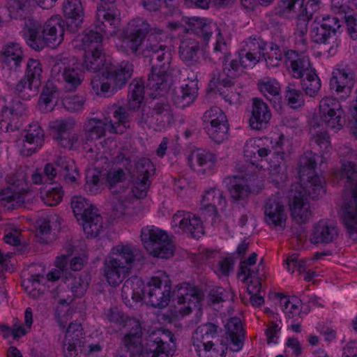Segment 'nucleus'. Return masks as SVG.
Here are the masks:
<instances>
[{
	"mask_svg": "<svg viewBox=\"0 0 357 357\" xmlns=\"http://www.w3.org/2000/svg\"><path fill=\"white\" fill-rule=\"evenodd\" d=\"M316 155L307 152L299 160V183L292 184L289 194V209L298 224L308 222L312 216L307 195L317 199L325 193L324 178L316 172Z\"/></svg>",
	"mask_w": 357,
	"mask_h": 357,
	"instance_id": "obj_1",
	"label": "nucleus"
},
{
	"mask_svg": "<svg viewBox=\"0 0 357 357\" xmlns=\"http://www.w3.org/2000/svg\"><path fill=\"white\" fill-rule=\"evenodd\" d=\"M121 295L128 301L132 299L138 302L144 299L151 307L164 309L169 305L173 296L172 282L164 272H158L146 284L141 278L132 277L123 284Z\"/></svg>",
	"mask_w": 357,
	"mask_h": 357,
	"instance_id": "obj_2",
	"label": "nucleus"
},
{
	"mask_svg": "<svg viewBox=\"0 0 357 357\" xmlns=\"http://www.w3.org/2000/svg\"><path fill=\"white\" fill-rule=\"evenodd\" d=\"M338 154L341 167L333 168L331 174L337 181H344L350 189L351 197L344 204L342 222L349 237L357 241V153L344 146L339 149Z\"/></svg>",
	"mask_w": 357,
	"mask_h": 357,
	"instance_id": "obj_3",
	"label": "nucleus"
},
{
	"mask_svg": "<svg viewBox=\"0 0 357 357\" xmlns=\"http://www.w3.org/2000/svg\"><path fill=\"white\" fill-rule=\"evenodd\" d=\"M217 28L212 23H206V20L199 17H183L180 20V33H185L188 36L180 39V59L188 66L197 62L199 51V42L195 36L208 42L213 33V29Z\"/></svg>",
	"mask_w": 357,
	"mask_h": 357,
	"instance_id": "obj_4",
	"label": "nucleus"
},
{
	"mask_svg": "<svg viewBox=\"0 0 357 357\" xmlns=\"http://www.w3.org/2000/svg\"><path fill=\"white\" fill-rule=\"evenodd\" d=\"M223 64L222 73L214 71L208 84L207 93L218 92L226 102L230 105L236 103L239 98V93L234 91V79L240 76L245 66L238 59H227Z\"/></svg>",
	"mask_w": 357,
	"mask_h": 357,
	"instance_id": "obj_5",
	"label": "nucleus"
},
{
	"mask_svg": "<svg viewBox=\"0 0 357 357\" xmlns=\"http://www.w3.org/2000/svg\"><path fill=\"white\" fill-rule=\"evenodd\" d=\"M346 122L345 115L341 113H311L309 126L312 140L320 149V153L323 158L329 154L332 150L330 137L326 131L317 128L324 125L332 130H340Z\"/></svg>",
	"mask_w": 357,
	"mask_h": 357,
	"instance_id": "obj_6",
	"label": "nucleus"
},
{
	"mask_svg": "<svg viewBox=\"0 0 357 357\" xmlns=\"http://www.w3.org/2000/svg\"><path fill=\"white\" fill-rule=\"evenodd\" d=\"M142 241L149 254L154 257L169 259L174 255L175 245L167 233L154 226L142 229Z\"/></svg>",
	"mask_w": 357,
	"mask_h": 357,
	"instance_id": "obj_7",
	"label": "nucleus"
},
{
	"mask_svg": "<svg viewBox=\"0 0 357 357\" xmlns=\"http://www.w3.org/2000/svg\"><path fill=\"white\" fill-rule=\"evenodd\" d=\"M153 165L147 158H142L135 165V170L132 174V185L130 196L128 197L123 192L117 196L118 202L123 206L132 203L134 199H143L146 197L148 189L151 185L149 179L153 172Z\"/></svg>",
	"mask_w": 357,
	"mask_h": 357,
	"instance_id": "obj_8",
	"label": "nucleus"
},
{
	"mask_svg": "<svg viewBox=\"0 0 357 357\" xmlns=\"http://www.w3.org/2000/svg\"><path fill=\"white\" fill-rule=\"evenodd\" d=\"M151 31V26L142 19L132 20L123 30L121 48L126 54H139L143 42Z\"/></svg>",
	"mask_w": 357,
	"mask_h": 357,
	"instance_id": "obj_9",
	"label": "nucleus"
},
{
	"mask_svg": "<svg viewBox=\"0 0 357 357\" xmlns=\"http://www.w3.org/2000/svg\"><path fill=\"white\" fill-rule=\"evenodd\" d=\"M151 31V26L142 19L132 20L123 30L121 48L126 54H139L143 42Z\"/></svg>",
	"mask_w": 357,
	"mask_h": 357,
	"instance_id": "obj_10",
	"label": "nucleus"
},
{
	"mask_svg": "<svg viewBox=\"0 0 357 357\" xmlns=\"http://www.w3.org/2000/svg\"><path fill=\"white\" fill-rule=\"evenodd\" d=\"M108 320L119 330H123V344L128 348L139 343L142 333L140 324L135 319L124 317L116 308H110L105 314Z\"/></svg>",
	"mask_w": 357,
	"mask_h": 357,
	"instance_id": "obj_11",
	"label": "nucleus"
},
{
	"mask_svg": "<svg viewBox=\"0 0 357 357\" xmlns=\"http://www.w3.org/2000/svg\"><path fill=\"white\" fill-rule=\"evenodd\" d=\"M264 220L271 229L284 230L287 220V212L282 198L272 195L264 204Z\"/></svg>",
	"mask_w": 357,
	"mask_h": 357,
	"instance_id": "obj_12",
	"label": "nucleus"
},
{
	"mask_svg": "<svg viewBox=\"0 0 357 357\" xmlns=\"http://www.w3.org/2000/svg\"><path fill=\"white\" fill-rule=\"evenodd\" d=\"M284 139L283 135H280L277 139L269 137L250 138L247 140L244 146V155L250 160H262L271 153L269 144L272 145V149L280 148L283 144Z\"/></svg>",
	"mask_w": 357,
	"mask_h": 357,
	"instance_id": "obj_13",
	"label": "nucleus"
},
{
	"mask_svg": "<svg viewBox=\"0 0 357 357\" xmlns=\"http://www.w3.org/2000/svg\"><path fill=\"white\" fill-rule=\"evenodd\" d=\"M340 27V22L336 17L327 15L322 16L321 18L317 17L311 24V40L316 43L326 44L335 36Z\"/></svg>",
	"mask_w": 357,
	"mask_h": 357,
	"instance_id": "obj_14",
	"label": "nucleus"
},
{
	"mask_svg": "<svg viewBox=\"0 0 357 357\" xmlns=\"http://www.w3.org/2000/svg\"><path fill=\"white\" fill-rule=\"evenodd\" d=\"M120 13L116 6L97 8L96 28L106 37L116 35L121 24Z\"/></svg>",
	"mask_w": 357,
	"mask_h": 357,
	"instance_id": "obj_15",
	"label": "nucleus"
},
{
	"mask_svg": "<svg viewBox=\"0 0 357 357\" xmlns=\"http://www.w3.org/2000/svg\"><path fill=\"white\" fill-rule=\"evenodd\" d=\"M354 74L351 68L342 62L334 66L330 79V86L342 98H347L351 92L354 86Z\"/></svg>",
	"mask_w": 357,
	"mask_h": 357,
	"instance_id": "obj_16",
	"label": "nucleus"
},
{
	"mask_svg": "<svg viewBox=\"0 0 357 357\" xmlns=\"http://www.w3.org/2000/svg\"><path fill=\"white\" fill-rule=\"evenodd\" d=\"M113 117L109 121L106 120L102 123L100 120L92 119L91 123L93 124L90 131L92 135L96 138L104 136L105 130H108L111 132L123 133L127 128L130 126L128 116L127 113H112Z\"/></svg>",
	"mask_w": 357,
	"mask_h": 357,
	"instance_id": "obj_17",
	"label": "nucleus"
},
{
	"mask_svg": "<svg viewBox=\"0 0 357 357\" xmlns=\"http://www.w3.org/2000/svg\"><path fill=\"white\" fill-rule=\"evenodd\" d=\"M62 11L68 32H77L82 26L84 10L81 0H63Z\"/></svg>",
	"mask_w": 357,
	"mask_h": 357,
	"instance_id": "obj_18",
	"label": "nucleus"
},
{
	"mask_svg": "<svg viewBox=\"0 0 357 357\" xmlns=\"http://www.w3.org/2000/svg\"><path fill=\"white\" fill-rule=\"evenodd\" d=\"M266 43L260 38L250 37L243 43L239 52L241 62L245 67H253L265 57Z\"/></svg>",
	"mask_w": 357,
	"mask_h": 357,
	"instance_id": "obj_19",
	"label": "nucleus"
},
{
	"mask_svg": "<svg viewBox=\"0 0 357 357\" xmlns=\"http://www.w3.org/2000/svg\"><path fill=\"white\" fill-rule=\"evenodd\" d=\"M128 99L126 105L121 104L119 102L114 103L112 109L114 112H121L122 110L144 111L146 107V102H144V86L141 79H135L129 86Z\"/></svg>",
	"mask_w": 357,
	"mask_h": 357,
	"instance_id": "obj_20",
	"label": "nucleus"
},
{
	"mask_svg": "<svg viewBox=\"0 0 357 357\" xmlns=\"http://www.w3.org/2000/svg\"><path fill=\"white\" fill-rule=\"evenodd\" d=\"M66 29L64 20L59 15L48 19L44 24L41 33L48 47L55 48L63 40Z\"/></svg>",
	"mask_w": 357,
	"mask_h": 357,
	"instance_id": "obj_21",
	"label": "nucleus"
},
{
	"mask_svg": "<svg viewBox=\"0 0 357 357\" xmlns=\"http://www.w3.org/2000/svg\"><path fill=\"white\" fill-rule=\"evenodd\" d=\"M203 119L209 123L206 129L212 140L220 144L227 139L229 123L225 113H209L208 115H204Z\"/></svg>",
	"mask_w": 357,
	"mask_h": 357,
	"instance_id": "obj_22",
	"label": "nucleus"
},
{
	"mask_svg": "<svg viewBox=\"0 0 357 357\" xmlns=\"http://www.w3.org/2000/svg\"><path fill=\"white\" fill-rule=\"evenodd\" d=\"M74 126L71 120H56L50 123L54 137L61 147L71 149L77 142L78 135L73 132Z\"/></svg>",
	"mask_w": 357,
	"mask_h": 357,
	"instance_id": "obj_23",
	"label": "nucleus"
},
{
	"mask_svg": "<svg viewBox=\"0 0 357 357\" xmlns=\"http://www.w3.org/2000/svg\"><path fill=\"white\" fill-rule=\"evenodd\" d=\"M339 236L337 225L328 220H321L313 226L310 242L313 244H329L335 242Z\"/></svg>",
	"mask_w": 357,
	"mask_h": 357,
	"instance_id": "obj_24",
	"label": "nucleus"
},
{
	"mask_svg": "<svg viewBox=\"0 0 357 357\" xmlns=\"http://www.w3.org/2000/svg\"><path fill=\"white\" fill-rule=\"evenodd\" d=\"M103 275L110 286H119L130 273L132 268L106 257L103 263Z\"/></svg>",
	"mask_w": 357,
	"mask_h": 357,
	"instance_id": "obj_25",
	"label": "nucleus"
},
{
	"mask_svg": "<svg viewBox=\"0 0 357 357\" xmlns=\"http://www.w3.org/2000/svg\"><path fill=\"white\" fill-rule=\"evenodd\" d=\"M202 299L200 291L188 283L180 284V314H189L193 307H199Z\"/></svg>",
	"mask_w": 357,
	"mask_h": 357,
	"instance_id": "obj_26",
	"label": "nucleus"
},
{
	"mask_svg": "<svg viewBox=\"0 0 357 357\" xmlns=\"http://www.w3.org/2000/svg\"><path fill=\"white\" fill-rule=\"evenodd\" d=\"M45 133L37 123L29 125L22 142L21 153L24 155H31L40 149L44 143Z\"/></svg>",
	"mask_w": 357,
	"mask_h": 357,
	"instance_id": "obj_27",
	"label": "nucleus"
},
{
	"mask_svg": "<svg viewBox=\"0 0 357 357\" xmlns=\"http://www.w3.org/2000/svg\"><path fill=\"white\" fill-rule=\"evenodd\" d=\"M133 73V65L128 61H123L118 66L107 70L106 78L113 82L114 89H121L131 78Z\"/></svg>",
	"mask_w": 357,
	"mask_h": 357,
	"instance_id": "obj_28",
	"label": "nucleus"
},
{
	"mask_svg": "<svg viewBox=\"0 0 357 357\" xmlns=\"http://www.w3.org/2000/svg\"><path fill=\"white\" fill-rule=\"evenodd\" d=\"M287 64L291 70L294 77L299 79L313 70L310 66V59L305 54H297V52L289 50L285 53Z\"/></svg>",
	"mask_w": 357,
	"mask_h": 357,
	"instance_id": "obj_29",
	"label": "nucleus"
},
{
	"mask_svg": "<svg viewBox=\"0 0 357 357\" xmlns=\"http://www.w3.org/2000/svg\"><path fill=\"white\" fill-rule=\"evenodd\" d=\"M226 204L227 201L223 192L215 188L206 190L202 197L201 208L211 215H215L218 208H224Z\"/></svg>",
	"mask_w": 357,
	"mask_h": 357,
	"instance_id": "obj_30",
	"label": "nucleus"
},
{
	"mask_svg": "<svg viewBox=\"0 0 357 357\" xmlns=\"http://www.w3.org/2000/svg\"><path fill=\"white\" fill-rule=\"evenodd\" d=\"M180 229L188 236L195 238H200L204 233L201 219L195 215L180 211Z\"/></svg>",
	"mask_w": 357,
	"mask_h": 357,
	"instance_id": "obj_31",
	"label": "nucleus"
},
{
	"mask_svg": "<svg viewBox=\"0 0 357 357\" xmlns=\"http://www.w3.org/2000/svg\"><path fill=\"white\" fill-rule=\"evenodd\" d=\"M173 75L151 70L147 79L146 87L162 96L167 93L173 85Z\"/></svg>",
	"mask_w": 357,
	"mask_h": 357,
	"instance_id": "obj_32",
	"label": "nucleus"
},
{
	"mask_svg": "<svg viewBox=\"0 0 357 357\" xmlns=\"http://www.w3.org/2000/svg\"><path fill=\"white\" fill-rule=\"evenodd\" d=\"M132 269L135 260L134 248L129 244L119 243L112 247L106 257Z\"/></svg>",
	"mask_w": 357,
	"mask_h": 357,
	"instance_id": "obj_33",
	"label": "nucleus"
},
{
	"mask_svg": "<svg viewBox=\"0 0 357 357\" xmlns=\"http://www.w3.org/2000/svg\"><path fill=\"white\" fill-rule=\"evenodd\" d=\"M257 86L260 92L267 98L274 99L273 107L277 111L282 109L280 86L274 78L264 77L258 81Z\"/></svg>",
	"mask_w": 357,
	"mask_h": 357,
	"instance_id": "obj_34",
	"label": "nucleus"
},
{
	"mask_svg": "<svg viewBox=\"0 0 357 357\" xmlns=\"http://www.w3.org/2000/svg\"><path fill=\"white\" fill-rule=\"evenodd\" d=\"M227 335L231 342L230 349L233 351H240L243 345V331L241 320L238 317H232L226 326Z\"/></svg>",
	"mask_w": 357,
	"mask_h": 357,
	"instance_id": "obj_35",
	"label": "nucleus"
},
{
	"mask_svg": "<svg viewBox=\"0 0 357 357\" xmlns=\"http://www.w3.org/2000/svg\"><path fill=\"white\" fill-rule=\"evenodd\" d=\"M55 164L60 168V172L66 183L72 186H75L79 183L80 174L73 160L70 158L59 156L57 158Z\"/></svg>",
	"mask_w": 357,
	"mask_h": 357,
	"instance_id": "obj_36",
	"label": "nucleus"
},
{
	"mask_svg": "<svg viewBox=\"0 0 357 357\" xmlns=\"http://www.w3.org/2000/svg\"><path fill=\"white\" fill-rule=\"evenodd\" d=\"M26 192L22 189L17 191L13 187H9L0 191V206L6 210H13L20 206L25 199Z\"/></svg>",
	"mask_w": 357,
	"mask_h": 357,
	"instance_id": "obj_37",
	"label": "nucleus"
},
{
	"mask_svg": "<svg viewBox=\"0 0 357 357\" xmlns=\"http://www.w3.org/2000/svg\"><path fill=\"white\" fill-rule=\"evenodd\" d=\"M280 305L286 316L289 319L301 318L306 313L302 312L303 303L301 300L295 296H280Z\"/></svg>",
	"mask_w": 357,
	"mask_h": 357,
	"instance_id": "obj_38",
	"label": "nucleus"
},
{
	"mask_svg": "<svg viewBox=\"0 0 357 357\" xmlns=\"http://www.w3.org/2000/svg\"><path fill=\"white\" fill-rule=\"evenodd\" d=\"M305 0H280L275 8V15L283 18H292L295 17L302 8H307L304 6Z\"/></svg>",
	"mask_w": 357,
	"mask_h": 357,
	"instance_id": "obj_39",
	"label": "nucleus"
},
{
	"mask_svg": "<svg viewBox=\"0 0 357 357\" xmlns=\"http://www.w3.org/2000/svg\"><path fill=\"white\" fill-rule=\"evenodd\" d=\"M83 230L88 238L98 236L102 229V219L98 213V209L80 219Z\"/></svg>",
	"mask_w": 357,
	"mask_h": 357,
	"instance_id": "obj_40",
	"label": "nucleus"
},
{
	"mask_svg": "<svg viewBox=\"0 0 357 357\" xmlns=\"http://www.w3.org/2000/svg\"><path fill=\"white\" fill-rule=\"evenodd\" d=\"M46 280L43 274L31 275L22 282V287L24 291L32 298H38L47 290L43 282Z\"/></svg>",
	"mask_w": 357,
	"mask_h": 357,
	"instance_id": "obj_41",
	"label": "nucleus"
},
{
	"mask_svg": "<svg viewBox=\"0 0 357 357\" xmlns=\"http://www.w3.org/2000/svg\"><path fill=\"white\" fill-rule=\"evenodd\" d=\"M57 89L50 82H47L40 93L38 105L40 109L52 111L57 105Z\"/></svg>",
	"mask_w": 357,
	"mask_h": 357,
	"instance_id": "obj_42",
	"label": "nucleus"
},
{
	"mask_svg": "<svg viewBox=\"0 0 357 357\" xmlns=\"http://www.w3.org/2000/svg\"><path fill=\"white\" fill-rule=\"evenodd\" d=\"M228 190L231 199L235 202L245 200L250 193V186L245 178L237 176L230 180V186Z\"/></svg>",
	"mask_w": 357,
	"mask_h": 357,
	"instance_id": "obj_43",
	"label": "nucleus"
},
{
	"mask_svg": "<svg viewBox=\"0 0 357 357\" xmlns=\"http://www.w3.org/2000/svg\"><path fill=\"white\" fill-rule=\"evenodd\" d=\"M105 61L103 48L97 47L95 50L86 52L82 65L87 70L96 73L104 66Z\"/></svg>",
	"mask_w": 357,
	"mask_h": 357,
	"instance_id": "obj_44",
	"label": "nucleus"
},
{
	"mask_svg": "<svg viewBox=\"0 0 357 357\" xmlns=\"http://www.w3.org/2000/svg\"><path fill=\"white\" fill-rule=\"evenodd\" d=\"M22 51L19 45L13 43L3 49L0 59L10 69H16L22 62Z\"/></svg>",
	"mask_w": 357,
	"mask_h": 357,
	"instance_id": "obj_45",
	"label": "nucleus"
},
{
	"mask_svg": "<svg viewBox=\"0 0 357 357\" xmlns=\"http://www.w3.org/2000/svg\"><path fill=\"white\" fill-rule=\"evenodd\" d=\"M193 345L199 357H224L227 348L221 344H214L211 340Z\"/></svg>",
	"mask_w": 357,
	"mask_h": 357,
	"instance_id": "obj_46",
	"label": "nucleus"
},
{
	"mask_svg": "<svg viewBox=\"0 0 357 357\" xmlns=\"http://www.w3.org/2000/svg\"><path fill=\"white\" fill-rule=\"evenodd\" d=\"M172 54L169 50H165V48L161 52V54H156L150 59L151 69L157 72H162L173 75V68L171 67Z\"/></svg>",
	"mask_w": 357,
	"mask_h": 357,
	"instance_id": "obj_47",
	"label": "nucleus"
},
{
	"mask_svg": "<svg viewBox=\"0 0 357 357\" xmlns=\"http://www.w3.org/2000/svg\"><path fill=\"white\" fill-rule=\"evenodd\" d=\"M71 207L77 220L91 214L96 207L82 196H74L71 199Z\"/></svg>",
	"mask_w": 357,
	"mask_h": 357,
	"instance_id": "obj_48",
	"label": "nucleus"
},
{
	"mask_svg": "<svg viewBox=\"0 0 357 357\" xmlns=\"http://www.w3.org/2000/svg\"><path fill=\"white\" fill-rule=\"evenodd\" d=\"M269 171L271 176H275L273 181L277 183L283 181L287 178L286 165L284 162V153L277 152L273 160L269 163Z\"/></svg>",
	"mask_w": 357,
	"mask_h": 357,
	"instance_id": "obj_49",
	"label": "nucleus"
},
{
	"mask_svg": "<svg viewBox=\"0 0 357 357\" xmlns=\"http://www.w3.org/2000/svg\"><path fill=\"white\" fill-rule=\"evenodd\" d=\"M218 326L211 323L201 325L197 327L192 336L193 345L207 342V340H211L217 335Z\"/></svg>",
	"mask_w": 357,
	"mask_h": 357,
	"instance_id": "obj_50",
	"label": "nucleus"
},
{
	"mask_svg": "<svg viewBox=\"0 0 357 357\" xmlns=\"http://www.w3.org/2000/svg\"><path fill=\"white\" fill-rule=\"evenodd\" d=\"M126 180V173L121 169H111L107 174V184L110 192L114 195H122L125 189L120 188L119 190H116V186L119 183H122Z\"/></svg>",
	"mask_w": 357,
	"mask_h": 357,
	"instance_id": "obj_51",
	"label": "nucleus"
},
{
	"mask_svg": "<svg viewBox=\"0 0 357 357\" xmlns=\"http://www.w3.org/2000/svg\"><path fill=\"white\" fill-rule=\"evenodd\" d=\"M303 89L310 97L315 96L321 89V83L314 69L305 75L302 80Z\"/></svg>",
	"mask_w": 357,
	"mask_h": 357,
	"instance_id": "obj_52",
	"label": "nucleus"
},
{
	"mask_svg": "<svg viewBox=\"0 0 357 357\" xmlns=\"http://www.w3.org/2000/svg\"><path fill=\"white\" fill-rule=\"evenodd\" d=\"M69 91H75L84 80V73L78 67H68L63 77Z\"/></svg>",
	"mask_w": 357,
	"mask_h": 357,
	"instance_id": "obj_53",
	"label": "nucleus"
},
{
	"mask_svg": "<svg viewBox=\"0 0 357 357\" xmlns=\"http://www.w3.org/2000/svg\"><path fill=\"white\" fill-rule=\"evenodd\" d=\"M102 183L100 180V173L95 170H88L86 173V183L84 190L91 194L96 195L101 192Z\"/></svg>",
	"mask_w": 357,
	"mask_h": 357,
	"instance_id": "obj_54",
	"label": "nucleus"
},
{
	"mask_svg": "<svg viewBox=\"0 0 357 357\" xmlns=\"http://www.w3.org/2000/svg\"><path fill=\"white\" fill-rule=\"evenodd\" d=\"M102 34L97 31L86 30L82 38L85 52L95 50V47H102Z\"/></svg>",
	"mask_w": 357,
	"mask_h": 357,
	"instance_id": "obj_55",
	"label": "nucleus"
},
{
	"mask_svg": "<svg viewBox=\"0 0 357 357\" xmlns=\"http://www.w3.org/2000/svg\"><path fill=\"white\" fill-rule=\"evenodd\" d=\"M63 192L61 187L42 188L40 198L48 206H54L60 203L63 198Z\"/></svg>",
	"mask_w": 357,
	"mask_h": 357,
	"instance_id": "obj_56",
	"label": "nucleus"
},
{
	"mask_svg": "<svg viewBox=\"0 0 357 357\" xmlns=\"http://www.w3.org/2000/svg\"><path fill=\"white\" fill-rule=\"evenodd\" d=\"M42 72V65L39 60L29 59L26 63V78L31 79V82L36 85H40Z\"/></svg>",
	"mask_w": 357,
	"mask_h": 357,
	"instance_id": "obj_57",
	"label": "nucleus"
},
{
	"mask_svg": "<svg viewBox=\"0 0 357 357\" xmlns=\"http://www.w3.org/2000/svg\"><path fill=\"white\" fill-rule=\"evenodd\" d=\"M26 39V43L36 51H40L47 46L43 34L40 35L38 29L35 26L28 29Z\"/></svg>",
	"mask_w": 357,
	"mask_h": 357,
	"instance_id": "obj_58",
	"label": "nucleus"
},
{
	"mask_svg": "<svg viewBox=\"0 0 357 357\" xmlns=\"http://www.w3.org/2000/svg\"><path fill=\"white\" fill-rule=\"evenodd\" d=\"M83 329L80 324L71 323L69 324L64 337V341L67 342H75L78 347H84L82 339Z\"/></svg>",
	"mask_w": 357,
	"mask_h": 357,
	"instance_id": "obj_59",
	"label": "nucleus"
},
{
	"mask_svg": "<svg viewBox=\"0 0 357 357\" xmlns=\"http://www.w3.org/2000/svg\"><path fill=\"white\" fill-rule=\"evenodd\" d=\"M256 261L257 254L252 252L247 259L241 262L238 275L240 277H243V280H248L250 278H256L259 275V270L255 271L251 268Z\"/></svg>",
	"mask_w": 357,
	"mask_h": 357,
	"instance_id": "obj_60",
	"label": "nucleus"
},
{
	"mask_svg": "<svg viewBox=\"0 0 357 357\" xmlns=\"http://www.w3.org/2000/svg\"><path fill=\"white\" fill-rule=\"evenodd\" d=\"M200 155L197 159H199L197 172L202 174H205L207 172H210L215 165L216 159L215 155L204 149H200Z\"/></svg>",
	"mask_w": 357,
	"mask_h": 357,
	"instance_id": "obj_61",
	"label": "nucleus"
},
{
	"mask_svg": "<svg viewBox=\"0 0 357 357\" xmlns=\"http://www.w3.org/2000/svg\"><path fill=\"white\" fill-rule=\"evenodd\" d=\"M89 280L90 278L87 273H82L74 277L71 291L75 296L81 297L84 296L88 288Z\"/></svg>",
	"mask_w": 357,
	"mask_h": 357,
	"instance_id": "obj_62",
	"label": "nucleus"
},
{
	"mask_svg": "<svg viewBox=\"0 0 357 357\" xmlns=\"http://www.w3.org/2000/svg\"><path fill=\"white\" fill-rule=\"evenodd\" d=\"M196 76L193 75L191 80L182 87V97L181 100L185 102L182 106V109H185L186 105L192 103L195 99L197 93V84L195 80Z\"/></svg>",
	"mask_w": 357,
	"mask_h": 357,
	"instance_id": "obj_63",
	"label": "nucleus"
},
{
	"mask_svg": "<svg viewBox=\"0 0 357 357\" xmlns=\"http://www.w3.org/2000/svg\"><path fill=\"white\" fill-rule=\"evenodd\" d=\"M150 357H169L165 351V347L163 340L160 337H155L150 340L147 343Z\"/></svg>",
	"mask_w": 357,
	"mask_h": 357,
	"instance_id": "obj_64",
	"label": "nucleus"
}]
</instances>
